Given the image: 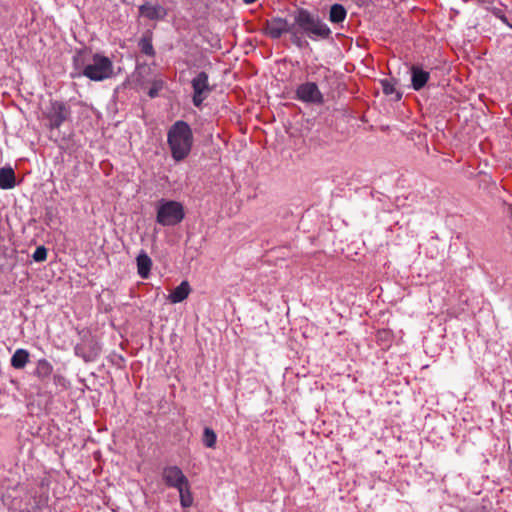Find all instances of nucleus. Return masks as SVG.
Returning a JSON list of instances; mask_svg holds the SVG:
<instances>
[{"label": "nucleus", "mask_w": 512, "mask_h": 512, "mask_svg": "<svg viewBox=\"0 0 512 512\" xmlns=\"http://www.w3.org/2000/svg\"><path fill=\"white\" fill-rule=\"evenodd\" d=\"M75 72L72 77L85 76L91 81H104L114 74L111 59L99 53L92 54L86 50H79L73 57Z\"/></svg>", "instance_id": "1"}, {"label": "nucleus", "mask_w": 512, "mask_h": 512, "mask_svg": "<svg viewBox=\"0 0 512 512\" xmlns=\"http://www.w3.org/2000/svg\"><path fill=\"white\" fill-rule=\"evenodd\" d=\"M193 140L192 129L187 122L178 120L169 128L167 143L176 162L184 160L190 154Z\"/></svg>", "instance_id": "2"}, {"label": "nucleus", "mask_w": 512, "mask_h": 512, "mask_svg": "<svg viewBox=\"0 0 512 512\" xmlns=\"http://www.w3.org/2000/svg\"><path fill=\"white\" fill-rule=\"evenodd\" d=\"M294 26L302 37L306 35L313 41L327 39L331 34V29L319 16L305 9H299L295 12Z\"/></svg>", "instance_id": "3"}, {"label": "nucleus", "mask_w": 512, "mask_h": 512, "mask_svg": "<svg viewBox=\"0 0 512 512\" xmlns=\"http://www.w3.org/2000/svg\"><path fill=\"white\" fill-rule=\"evenodd\" d=\"M266 34L272 39L280 38L284 33L290 34L291 42L298 48L308 45L307 41L302 37L293 23H289L286 19L275 17L266 22Z\"/></svg>", "instance_id": "4"}, {"label": "nucleus", "mask_w": 512, "mask_h": 512, "mask_svg": "<svg viewBox=\"0 0 512 512\" xmlns=\"http://www.w3.org/2000/svg\"><path fill=\"white\" fill-rule=\"evenodd\" d=\"M185 216L181 203L173 200H161L157 207L156 221L162 226H174Z\"/></svg>", "instance_id": "5"}, {"label": "nucleus", "mask_w": 512, "mask_h": 512, "mask_svg": "<svg viewBox=\"0 0 512 512\" xmlns=\"http://www.w3.org/2000/svg\"><path fill=\"white\" fill-rule=\"evenodd\" d=\"M193 88V104L200 107L203 101L212 91L209 85V78L206 72L198 73L191 81Z\"/></svg>", "instance_id": "6"}, {"label": "nucleus", "mask_w": 512, "mask_h": 512, "mask_svg": "<svg viewBox=\"0 0 512 512\" xmlns=\"http://www.w3.org/2000/svg\"><path fill=\"white\" fill-rule=\"evenodd\" d=\"M296 96L300 101L305 103L319 105L324 102L323 95L314 82H306L299 85L296 89Z\"/></svg>", "instance_id": "7"}, {"label": "nucleus", "mask_w": 512, "mask_h": 512, "mask_svg": "<svg viewBox=\"0 0 512 512\" xmlns=\"http://www.w3.org/2000/svg\"><path fill=\"white\" fill-rule=\"evenodd\" d=\"M161 475L165 485L170 488L178 490L189 483L188 478L178 466L164 467Z\"/></svg>", "instance_id": "8"}, {"label": "nucleus", "mask_w": 512, "mask_h": 512, "mask_svg": "<svg viewBox=\"0 0 512 512\" xmlns=\"http://www.w3.org/2000/svg\"><path fill=\"white\" fill-rule=\"evenodd\" d=\"M140 15L149 20H160L164 19L167 15V10L160 4H152L151 2H145L139 7Z\"/></svg>", "instance_id": "9"}, {"label": "nucleus", "mask_w": 512, "mask_h": 512, "mask_svg": "<svg viewBox=\"0 0 512 512\" xmlns=\"http://www.w3.org/2000/svg\"><path fill=\"white\" fill-rule=\"evenodd\" d=\"M68 115L67 109L63 103L54 102L52 104V110L49 115L50 127L59 128L61 124L66 120Z\"/></svg>", "instance_id": "10"}, {"label": "nucleus", "mask_w": 512, "mask_h": 512, "mask_svg": "<svg viewBox=\"0 0 512 512\" xmlns=\"http://www.w3.org/2000/svg\"><path fill=\"white\" fill-rule=\"evenodd\" d=\"M430 73L419 66L411 67V86L414 90H421L428 82Z\"/></svg>", "instance_id": "11"}, {"label": "nucleus", "mask_w": 512, "mask_h": 512, "mask_svg": "<svg viewBox=\"0 0 512 512\" xmlns=\"http://www.w3.org/2000/svg\"><path fill=\"white\" fill-rule=\"evenodd\" d=\"M53 365L45 358H41L36 362L34 375L41 381L46 382L53 373Z\"/></svg>", "instance_id": "12"}, {"label": "nucleus", "mask_w": 512, "mask_h": 512, "mask_svg": "<svg viewBox=\"0 0 512 512\" xmlns=\"http://www.w3.org/2000/svg\"><path fill=\"white\" fill-rule=\"evenodd\" d=\"M190 285L187 281H182L169 295L168 300L172 304L184 301L190 293Z\"/></svg>", "instance_id": "13"}, {"label": "nucleus", "mask_w": 512, "mask_h": 512, "mask_svg": "<svg viewBox=\"0 0 512 512\" xmlns=\"http://www.w3.org/2000/svg\"><path fill=\"white\" fill-rule=\"evenodd\" d=\"M137 272L143 279L148 278L152 266V260L146 252L141 251L137 256Z\"/></svg>", "instance_id": "14"}, {"label": "nucleus", "mask_w": 512, "mask_h": 512, "mask_svg": "<svg viewBox=\"0 0 512 512\" xmlns=\"http://www.w3.org/2000/svg\"><path fill=\"white\" fill-rule=\"evenodd\" d=\"M29 351L24 348H18L11 357V366L15 369H23L29 362Z\"/></svg>", "instance_id": "15"}, {"label": "nucleus", "mask_w": 512, "mask_h": 512, "mask_svg": "<svg viewBox=\"0 0 512 512\" xmlns=\"http://www.w3.org/2000/svg\"><path fill=\"white\" fill-rule=\"evenodd\" d=\"M15 186V173L11 167L0 169V188L12 189Z\"/></svg>", "instance_id": "16"}, {"label": "nucleus", "mask_w": 512, "mask_h": 512, "mask_svg": "<svg viewBox=\"0 0 512 512\" xmlns=\"http://www.w3.org/2000/svg\"><path fill=\"white\" fill-rule=\"evenodd\" d=\"M347 12L343 5L333 4L330 8L329 20L332 23L343 22L346 18Z\"/></svg>", "instance_id": "17"}, {"label": "nucleus", "mask_w": 512, "mask_h": 512, "mask_svg": "<svg viewBox=\"0 0 512 512\" xmlns=\"http://www.w3.org/2000/svg\"><path fill=\"white\" fill-rule=\"evenodd\" d=\"M179 492L180 504L183 508L191 507L193 504V496L190 491V484L183 486L177 490Z\"/></svg>", "instance_id": "18"}, {"label": "nucleus", "mask_w": 512, "mask_h": 512, "mask_svg": "<svg viewBox=\"0 0 512 512\" xmlns=\"http://www.w3.org/2000/svg\"><path fill=\"white\" fill-rule=\"evenodd\" d=\"M381 86H382L384 94L389 95V96L394 95L395 100L401 99L402 94L396 90L395 84L392 81H390L388 79H383V80H381Z\"/></svg>", "instance_id": "19"}, {"label": "nucleus", "mask_w": 512, "mask_h": 512, "mask_svg": "<svg viewBox=\"0 0 512 512\" xmlns=\"http://www.w3.org/2000/svg\"><path fill=\"white\" fill-rule=\"evenodd\" d=\"M216 433L209 427H205L203 431L202 442L208 448H214L216 445Z\"/></svg>", "instance_id": "20"}, {"label": "nucleus", "mask_w": 512, "mask_h": 512, "mask_svg": "<svg viewBox=\"0 0 512 512\" xmlns=\"http://www.w3.org/2000/svg\"><path fill=\"white\" fill-rule=\"evenodd\" d=\"M139 47L141 52L145 55L153 56L155 54L151 40L146 37L140 39Z\"/></svg>", "instance_id": "21"}, {"label": "nucleus", "mask_w": 512, "mask_h": 512, "mask_svg": "<svg viewBox=\"0 0 512 512\" xmlns=\"http://www.w3.org/2000/svg\"><path fill=\"white\" fill-rule=\"evenodd\" d=\"M163 86H164V82L162 79H159V78L154 79L152 82V86L148 91V95L151 98L157 97L159 92L162 90Z\"/></svg>", "instance_id": "22"}, {"label": "nucleus", "mask_w": 512, "mask_h": 512, "mask_svg": "<svg viewBox=\"0 0 512 512\" xmlns=\"http://www.w3.org/2000/svg\"><path fill=\"white\" fill-rule=\"evenodd\" d=\"M32 258L35 262H43L47 258V249L44 246H39L34 251Z\"/></svg>", "instance_id": "23"}, {"label": "nucleus", "mask_w": 512, "mask_h": 512, "mask_svg": "<svg viewBox=\"0 0 512 512\" xmlns=\"http://www.w3.org/2000/svg\"><path fill=\"white\" fill-rule=\"evenodd\" d=\"M53 380L56 385H64L65 382V378L61 375H54Z\"/></svg>", "instance_id": "24"}, {"label": "nucleus", "mask_w": 512, "mask_h": 512, "mask_svg": "<svg viewBox=\"0 0 512 512\" xmlns=\"http://www.w3.org/2000/svg\"><path fill=\"white\" fill-rule=\"evenodd\" d=\"M75 354H76L77 356H81V357H83L86 361H88V360H89V359H88L84 354H82V353H81V348H80L79 346H76V347H75Z\"/></svg>", "instance_id": "25"}, {"label": "nucleus", "mask_w": 512, "mask_h": 512, "mask_svg": "<svg viewBox=\"0 0 512 512\" xmlns=\"http://www.w3.org/2000/svg\"><path fill=\"white\" fill-rule=\"evenodd\" d=\"M245 3L247 4H251V3H254L256 0H243Z\"/></svg>", "instance_id": "26"}, {"label": "nucleus", "mask_w": 512, "mask_h": 512, "mask_svg": "<svg viewBox=\"0 0 512 512\" xmlns=\"http://www.w3.org/2000/svg\"><path fill=\"white\" fill-rule=\"evenodd\" d=\"M479 2H482V3H489L490 0H478Z\"/></svg>", "instance_id": "27"}]
</instances>
